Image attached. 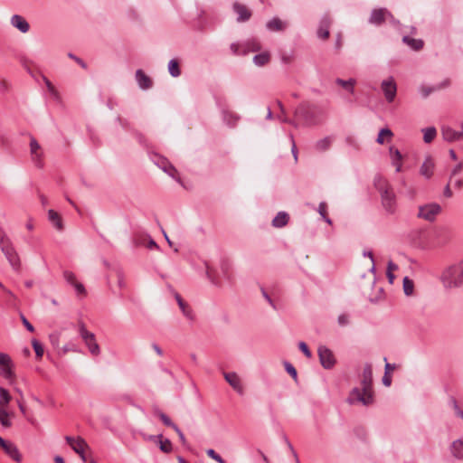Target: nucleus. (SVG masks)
Instances as JSON below:
<instances>
[{
    "instance_id": "nucleus-46",
    "label": "nucleus",
    "mask_w": 463,
    "mask_h": 463,
    "mask_svg": "<svg viewBox=\"0 0 463 463\" xmlns=\"http://www.w3.org/2000/svg\"><path fill=\"white\" fill-rule=\"evenodd\" d=\"M449 404L452 406L455 415L463 420V410H461L455 398H451Z\"/></svg>"
},
{
    "instance_id": "nucleus-42",
    "label": "nucleus",
    "mask_w": 463,
    "mask_h": 463,
    "mask_svg": "<svg viewBox=\"0 0 463 463\" xmlns=\"http://www.w3.org/2000/svg\"><path fill=\"white\" fill-rule=\"evenodd\" d=\"M9 413L5 408H0V423L3 427L8 428L11 426V421L8 419Z\"/></svg>"
},
{
    "instance_id": "nucleus-21",
    "label": "nucleus",
    "mask_w": 463,
    "mask_h": 463,
    "mask_svg": "<svg viewBox=\"0 0 463 463\" xmlns=\"http://www.w3.org/2000/svg\"><path fill=\"white\" fill-rule=\"evenodd\" d=\"M88 448V444L84 439L78 437L76 439V444H73L72 449L77 453L83 462H86L85 449Z\"/></svg>"
},
{
    "instance_id": "nucleus-63",
    "label": "nucleus",
    "mask_w": 463,
    "mask_h": 463,
    "mask_svg": "<svg viewBox=\"0 0 463 463\" xmlns=\"http://www.w3.org/2000/svg\"><path fill=\"white\" fill-rule=\"evenodd\" d=\"M60 335L58 333H53L50 335V341L53 346H58L59 345Z\"/></svg>"
},
{
    "instance_id": "nucleus-35",
    "label": "nucleus",
    "mask_w": 463,
    "mask_h": 463,
    "mask_svg": "<svg viewBox=\"0 0 463 463\" xmlns=\"http://www.w3.org/2000/svg\"><path fill=\"white\" fill-rule=\"evenodd\" d=\"M169 74L174 77H179L181 75V70L179 68L178 61L175 59H172L168 62Z\"/></svg>"
},
{
    "instance_id": "nucleus-22",
    "label": "nucleus",
    "mask_w": 463,
    "mask_h": 463,
    "mask_svg": "<svg viewBox=\"0 0 463 463\" xmlns=\"http://www.w3.org/2000/svg\"><path fill=\"white\" fill-rule=\"evenodd\" d=\"M434 163L432 159L428 156L420 166V173L422 176L430 179L433 175Z\"/></svg>"
},
{
    "instance_id": "nucleus-62",
    "label": "nucleus",
    "mask_w": 463,
    "mask_h": 463,
    "mask_svg": "<svg viewBox=\"0 0 463 463\" xmlns=\"http://www.w3.org/2000/svg\"><path fill=\"white\" fill-rule=\"evenodd\" d=\"M163 171L173 178L175 177V174L176 173L175 167L171 163L169 164V167L165 168Z\"/></svg>"
},
{
    "instance_id": "nucleus-47",
    "label": "nucleus",
    "mask_w": 463,
    "mask_h": 463,
    "mask_svg": "<svg viewBox=\"0 0 463 463\" xmlns=\"http://www.w3.org/2000/svg\"><path fill=\"white\" fill-rule=\"evenodd\" d=\"M206 454L209 458H211L212 459L215 460L218 463H226V461L213 449H207Z\"/></svg>"
},
{
    "instance_id": "nucleus-16",
    "label": "nucleus",
    "mask_w": 463,
    "mask_h": 463,
    "mask_svg": "<svg viewBox=\"0 0 463 463\" xmlns=\"http://www.w3.org/2000/svg\"><path fill=\"white\" fill-rule=\"evenodd\" d=\"M233 11L237 14L238 23L246 22L251 16V12L244 5L237 2L233 4Z\"/></svg>"
},
{
    "instance_id": "nucleus-58",
    "label": "nucleus",
    "mask_w": 463,
    "mask_h": 463,
    "mask_svg": "<svg viewBox=\"0 0 463 463\" xmlns=\"http://www.w3.org/2000/svg\"><path fill=\"white\" fill-rule=\"evenodd\" d=\"M261 293L263 298L268 301V303L272 307L273 309H277V307L274 303V301L271 299L269 295L267 293V291L264 288H261Z\"/></svg>"
},
{
    "instance_id": "nucleus-19",
    "label": "nucleus",
    "mask_w": 463,
    "mask_h": 463,
    "mask_svg": "<svg viewBox=\"0 0 463 463\" xmlns=\"http://www.w3.org/2000/svg\"><path fill=\"white\" fill-rule=\"evenodd\" d=\"M266 27L270 32H281L288 27V23L279 17H273L266 24Z\"/></svg>"
},
{
    "instance_id": "nucleus-29",
    "label": "nucleus",
    "mask_w": 463,
    "mask_h": 463,
    "mask_svg": "<svg viewBox=\"0 0 463 463\" xmlns=\"http://www.w3.org/2000/svg\"><path fill=\"white\" fill-rule=\"evenodd\" d=\"M289 216L286 212H279L272 220V225L276 228H282L288 222Z\"/></svg>"
},
{
    "instance_id": "nucleus-8",
    "label": "nucleus",
    "mask_w": 463,
    "mask_h": 463,
    "mask_svg": "<svg viewBox=\"0 0 463 463\" xmlns=\"http://www.w3.org/2000/svg\"><path fill=\"white\" fill-rule=\"evenodd\" d=\"M389 19L393 25H397L399 21L386 8L373 9L369 17V24L380 26L383 23Z\"/></svg>"
},
{
    "instance_id": "nucleus-26",
    "label": "nucleus",
    "mask_w": 463,
    "mask_h": 463,
    "mask_svg": "<svg viewBox=\"0 0 463 463\" xmlns=\"http://www.w3.org/2000/svg\"><path fill=\"white\" fill-rule=\"evenodd\" d=\"M48 220L52 224V226L58 230L59 232L63 231V222L57 212L51 209L48 211Z\"/></svg>"
},
{
    "instance_id": "nucleus-2",
    "label": "nucleus",
    "mask_w": 463,
    "mask_h": 463,
    "mask_svg": "<svg viewBox=\"0 0 463 463\" xmlns=\"http://www.w3.org/2000/svg\"><path fill=\"white\" fill-rule=\"evenodd\" d=\"M441 282L445 288L452 289L463 286V260L447 267L441 276Z\"/></svg>"
},
{
    "instance_id": "nucleus-51",
    "label": "nucleus",
    "mask_w": 463,
    "mask_h": 463,
    "mask_svg": "<svg viewBox=\"0 0 463 463\" xmlns=\"http://www.w3.org/2000/svg\"><path fill=\"white\" fill-rule=\"evenodd\" d=\"M451 84V81L449 79H444L442 81L439 82L435 85L436 90H441L449 88Z\"/></svg>"
},
{
    "instance_id": "nucleus-9",
    "label": "nucleus",
    "mask_w": 463,
    "mask_h": 463,
    "mask_svg": "<svg viewBox=\"0 0 463 463\" xmlns=\"http://www.w3.org/2000/svg\"><path fill=\"white\" fill-rule=\"evenodd\" d=\"M317 354L323 368L329 370L335 366L336 360L333 352L327 346L319 345L317 348Z\"/></svg>"
},
{
    "instance_id": "nucleus-48",
    "label": "nucleus",
    "mask_w": 463,
    "mask_h": 463,
    "mask_svg": "<svg viewBox=\"0 0 463 463\" xmlns=\"http://www.w3.org/2000/svg\"><path fill=\"white\" fill-rule=\"evenodd\" d=\"M286 372L294 379H298V373L296 368L288 362L284 363Z\"/></svg>"
},
{
    "instance_id": "nucleus-5",
    "label": "nucleus",
    "mask_w": 463,
    "mask_h": 463,
    "mask_svg": "<svg viewBox=\"0 0 463 463\" xmlns=\"http://www.w3.org/2000/svg\"><path fill=\"white\" fill-rule=\"evenodd\" d=\"M349 404L361 403L364 406H368L373 402V390L365 389L364 387L354 388L347 399Z\"/></svg>"
},
{
    "instance_id": "nucleus-34",
    "label": "nucleus",
    "mask_w": 463,
    "mask_h": 463,
    "mask_svg": "<svg viewBox=\"0 0 463 463\" xmlns=\"http://www.w3.org/2000/svg\"><path fill=\"white\" fill-rule=\"evenodd\" d=\"M151 159L155 165H156L160 169L164 170L166 167H169L170 162L164 156H161L157 154L151 155Z\"/></svg>"
},
{
    "instance_id": "nucleus-39",
    "label": "nucleus",
    "mask_w": 463,
    "mask_h": 463,
    "mask_svg": "<svg viewBox=\"0 0 463 463\" xmlns=\"http://www.w3.org/2000/svg\"><path fill=\"white\" fill-rule=\"evenodd\" d=\"M156 415H157L159 417V419L163 421V423L167 426V427H171L172 429H175L177 425L175 424L171 419L165 414L164 413L163 411H159V410H156Z\"/></svg>"
},
{
    "instance_id": "nucleus-13",
    "label": "nucleus",
    "mask_w": 463,
    "mask_h": 463,
    "mask_svg": "<svg viewBox=\"0 0 463 463\" xmlns=\"http://www.w3.org/2000/svg\"><path fill=\"white\" fill-rule=\"evenodd\" d=\"M441 135L443 139L447 142L463 139V131H456L449 126L441 127Z\"/></svg>"
},
{
    "instance_id": "nucleus-45",
    "label": "nucleus",
    "mask_w": 463,
    "mask_h": 463,
    "mask_svg": "<svg viewBox=\"0 0 463 463\" xmlns=\"http://www.w3.org/2000/svg\"><path fill=\"white\" fill-rule=\"evenodd\" d=\"M392 136V132L391 131V129L385 128H382L378 134V137H377V139H376V142L378 144H383L384 143V139L383 137H391Z\"/></svg>"
},
{
    "instance_id": "nucleus-56",
    "label": "nucleus",
    "mask_w": 463,
    "mask_h": 463,
    "mask_svg": "<svg viewBox=\"0 0 463 463\" xmlns=\"http://www.w3.org/2000/svg\"><path fill=\"white\" fill-rule=\"evenodd\" d=\"M289 138H290V141H291V144H292L291 153H292V155L294 156L295 161H297L298 160V150H297V146H296V143H295V140H294V137H293L292 134H289Z\"/></svg>"
},
{
    "instance_id": "nucleus-30",
    "label": "nucleus",
    "mask_w": 463,
    "mask_h": 463,
    "mask_svg": "<svg viewBox=\"0 0 463 463\" xmlns=\"http://www.w3.org/2000/svg\"><path fill=\"white\" fill-rule=\"evenodd\" d=\"M402 42L414 51H420L424 44L421 39H414L407 35L402 37Z\"/></svg>"
},
{
    "instance_id": "nucleus-50",
    "label": "nucleus",
    "mask_w": 463,
    "mask_h": 463,
    "mask_svg": "<svg viewBox=\"0 0 463 463\" xmlns=\"http://www.w3.org/2000/svg\"><path fill=\"white\" fill-rule=\"evenodd\" d=\"M298 348L307 358L312 356V354L305 342H299Z\"/></svg>"
},
{
    "instance_id": "nucleus-57",
    "label": "nucleus",
    "mask_w": 463,
    "mask_h": 463,
    "mask_svg": "<svg viewBox=\"0 0 463 463\" xmlns=\"http://www.w3.org/2000/svg\"><path fill=\"white\" fill-rule=\"evenodd\" d=\"M222 271L223 273V276L226 279H230L231 276L229 275V263L226 261H222L221 265Z\"/></svg>"
},
{
    "instance_id": "nucleus-40",
    "label": "nucleus",
    "mask_w": 463,
    "mask_h": 463,
    "mask_svg": "<svg viewBox=\"0 0 463 463\" xmlns=\"http://www.w3.org/2000/svg\"><path fill=\"white\" fill-rule=\"evenodd\" d=\"M11 401V395L4 387H0V405L2 408L6 406Z\"/></svg>"
},
{
    "instance_id": "nucleus-31",
    "label": "nucleus",
    "mask_w": 463,
    "mask_h": 463,
    "mask_svg": "<svg viewBox=\"0 0 463 463\" xmlns=\"http://www.w3.org/2000/svg\"><path fill=\"white\" fill-rule=\"evenodd\" d=\"M392 154V165L395 166V171L398 173L402 170V154L398 149L390 148Z\"/></svg>"
},
{
    "instance_id": "nucleus-7",
    "label": "nucleus",
    "mask_w": 463,
    "mask_h": 463,
    "mask_svg": "<svg viewBox=\"0 0 463 463\" xmlns=\"http://www.w3.org/2000/svg\"><path fill=\"white\" fill-rule=\"evenodd\" d=\"M79 334L89 348L90 353L93 355H99L100 354V348L96 341L95 335L88 331L82 322L79 325Z\"/></svg>"
},
{
    "instance_id": "nucleus-32",
    "label": "nucleus",
    "mask_w": 463,
    "mask_h": 463,
    "mask_svg": "<svg viewBox=\"0 0 463 463\" xmlns=\"http://www.w3.org/2000/svg\"><path fill=\"white\" fill-rule=\"evenodd\" d=\"M269 59H270L269 53L268 52H264L256 54L253 57V63L256 66L261 67V66L266 65L269 61Z\"/></svg>"
},
{
    "instance_id": "nucleus-15",
    "label": "nucleus",
    "mask_w": 463,
    "mask_h": 463,
    "mask_svg": "<svg viewBox=\"0 0 463 463\" xmlns=\"http://www.w3.org/2000/svg\"><path fill=\"white\" fill-rule=\"evenodd\" d=\"M135 78L139 89L146 90L152 88L153 81L141 69L136 71Z\"/></svg>"
},
{
    "instance_id": "nucleus-54",
    "label": "nucleus",
    "mask_w": 463,
    "mask_h": 463,
    "mask_svg": "<svg viewBox=\"0 0 463 463\" xmlns=\"http://www.w3.org/2000/svg\"><path fill=\"white\" fill-rule=\"evenodd\" d=\"M117 122L121 126V128L125 130H130V124L127 119H123L120 117L116 118Z\"/></svg>"
},
{
    "instance_id": "nucleus-38",
    "label": "nucleus",
    "mask_w": 463,
    "mask_h": 463,
    "mask_svg": "<svg viewBox=\"0 0 463 463\" xmlns=\"http://www.w3.org/2000/svg\"><path fill=\"white\" fill-rule=\"evenodd\" d=\"M403 291L406 296H411L413 294L414 283L408 277H405L402 281Z\"/></svg>"
},
{
    "instance_id": "nucleus-23",
    "label": "nucleus",
    "mask_w": 463,
    "mask_h": 463,
    "mask_svg": "<svg viewBox=\"0 0 463 463\" xmlns=\"http://www.w3.org/2000/svg\"><path fill=\"white\" fill-rule=\"evenodd\" d=\"M175 298L176 299V302L183 313V315L189 320H193L194 319V315H193V311L192 309L189 307V306L183 300V298H181V296L177 293V292H175Z\"/></svg>"
},
{
    "instance_id": "nucleus-33",
    "label": "nucleus",
    "mask_w": 463,
    "mask_h": 463,
    "mask_svg": "<svg viewBox=\"0 0 463 463\" xmlns=\"http://www.w3.org/2000/svg\"><path fill=\"white\" fill-rule=\"evenodd\" d=\"M331 144L332 138L330 137H326L316 142L315 148L319 152H324L329 149Z\"/></svg>"
},
{
    "instance_id": "nucleus-49",
    "label": "nucleus",
    "mask_w": 463,
    "mask_h": 463,
    "mask_svg": "<svg viewBox=\"0 0 463 463\" xmlns=\"http://www.w3.org/2000/svg\"><path fill=\"white\" fill-rule=\"evenodd\" d=\"M63 278L71 285L76 282L75 274L70 270H65L63 272Z\"/></svg>"
},
{
    "instance_id": "nucleus-43",
    "label": "nucleus",
    "mask_w": 463,
    "mask_h": 463,
    "mask_svg": "<svg viewBox=\"0 0 463 463\" xmlns=\"http://www.w3.org/2000/svg\"><path fill=\"white\" fill-rule=\"evenodd\" d=\"M419 91L421 95L422 98L426 99L428 98L432 92H435L437 91L436 90V88H435V85L433 86H426V85H421L420 88H419Z\"/></svg>"
},
{
    "instance_id": "nucleus-44",
    "label": "nucleus",
    "mask_w": 463,
    "mask_h": 463,
    "mask_svg": "<svg viewBox=\"0 0 463 463\" xmlns=\"http://www.w3.org/2000/svg\"><path fill=\"white\" fill-rule=\"evenodd\" d=\"M32 345L38 358L43 355L44 350L43 345L36 339L32 340Z\"/></svg>"
},
{
    "instance_id": "nucleus-3",
    "label": "nucleus",
    "mask_w": 463,
    "mask_h": 463,
    "mask_svg": "<svg viewBox=\"0 0 463 463\" xmlns=\"http://www.w3.org/2000/svg\"><path fill=\"white\" fill-rule=\"evenodd\" d=\"M0 250L6 258L14 270L18 271L21 268L20 257L14 246L11 238L5 231L0 227Z\"/></svg>"
},
{
    "instance_id": "nucleus-55",
    "label": "nucleus",
    "mask_w": 463,
    "mask_h": 463,
    "mask_svg": "<svg viewBox=\"0 0 463 463\" xmlns=\"http://www.w3.org/2000/svg\"><path fill=\"white\" fill-rule=\"evenodd\" d=\"M68 56L71 59L74 60L81 68H83V69L87 68L86 62L83 60H81L80 58L75 56L73 53L70 52V53H68Z\"/></svg>"
},
{
    "instance_id": "nucleus-4",
    "label": "nucleus",
    "mask_w": 463,
    "mask_h": 463,
    "mask_svg": "<svg viewBox=\"0 0 463 463\" xmlns=\"http://www.w3.org/2000/svg\"><path fill=\"white\" fill-rule=\"evenodd\" d=\"M295 116L300 118L305 126H314L318 123L315 107L308 102L300 103L295 109Z\"/></svg>"
},
{
    "instance_id": "nucleus-18",
    "label": "nucleus",
    "mask_w": 463,
    "mask_h": 463,
    "mask_svg": "<svg viewBox=\"0 0 463 463\" xmlns=\"http://www.w3.org/2000/svg\"><path fill=\"white\" fill-rule=\"evenodd\" d=\"M372 384H373V369L371 364H365L364 370H363V375H362V381L361 385L364 387L365 389L372 390Z\"/></svg>"
},
{
    "instance_id": "nucleus-41",
    "label": "nucleus",
    "mask_w": 463,
    "mask_h": 463,
    "mask_svg": "<svg viewBox=\"0 0 463 463\" xmlns=\"http://www.w3.org/2000/svg\"><path fill=\"white\" fill-rule=\"evenodd\" d=\"M206 278L209 279V281L215 287H221V282L218 279V278L213 274V269L206 265V272H205Z\"/></svg>"
},
{
    "instance_id": "nucleus-28",
    "label": "nucleus",
    "mask_w": 463,
    "mask_h": 463,
    "mask_svg": "<svg viewBox=\"0 0 463 463\" xmlns=\"http://www.w3.org/2000/svg\"><path fill=\"white\" fill-rule=\"evenodd\" d=\"M335 83L339 86H341L344 90H345L350 94L354 93V85L356 84V80L353 78L349 80H343L340 78H337L335 80Z\"/></svg>"
},
{
    "instance_id": "nucleus-37",
    "label": "nucleus",
    "mask_w": 463,
    "mask_h": 463,
    "mask_svg": "<svg viewBox=\"0 0 463 463\" xmlns=\"http://www.w3.org/2000/svg\"><path fill=\"white\" fill-rule=\"evenodd\" d=\"M157 444L159 449L164 453H170L173 449L172 443L168 439H158Z\"/></svg>"
},
{
    "instance_id": "nucleus-53",
    "label": "nucleus",
    "mask_w": 463,
    "mask_h": 463,
    "mask_svg": "<svg viewBox=\"0 0 463 463\" xmlns=\"http://www.w3.org/2000/svg\"><path fill=\"white\" fill-rule=\"evenodd\" d=\"M292 60H293L292 53L283 52L280 55V61L283 64H289L292 61Z\"/></svg>"
},
{
    "instance_id": "nucleus-36",
    "label": "nucleus",
    "mask_w": 463,
    "mask_h": 463,
    "mask_svg": "<svg viewBox=\"0 0 463 463\" xmlns=\"http://www.w3.org/2000/svg\"><path fill=\"white\" fill-rule=\"evenodd\" d=\"M423 140L425 143H430L437 135V130L434 127H429L422 129Z\"/></svg>"
},
{
    "instance_id": "nucleus-60",
    "label": "nucleus",
    "mask_w": 463,
    "mask_h": 463,
    "mask_svg": "<svg viewBox=\"0 0 463 463\" xmlns=\"http://www.w3.org/2000/svg\"><path fill=\"white\" fill-rule=\"evenodd\" d=\"M462 169H463V163L462 162L458 163L451 170L450 179L452 178V176L460 173L462 171Z\"/></svg>"
},
{
    "instance_id": "nucleus-27",
    "label": "nucleus",
    "mask_w": 463,
    "mask_h": 463,
    "mask_svg": "<svg viewBox=\"0 0 463 463\" xmlns=\"http://www.w3.org/2000/svg\"><path fill=\"white\" fill-rule=\"evenodd\" d=\"M450 451L457 459H463V440L456 439L450 446Z\"/></svg>"
},
{
    "instance_id": "nucleus-6",
    "label": "nucleus",
    "mask_w": 463,
    "mask_h": 463,
    "mask_svg": "<svg viewBox=\"0 0 463 463\" xmlns=\"http://www.w3.org/2000/svg\"><path fill=\"white\" fill-rule=\"evenodd\" d=\"M441 213V206L437 203H425L419 206L417 217L424 221L432 222Z\"/></svg>"
},
{
    "instance_id": "nucleus-10",
    "label": "nucleus",
    "mask_w": 463,
    "mask_h": 463,
    "mask_svg": "<svg viewBox=\"0 0 463 463\" xmlns=\"http://www.w3.org/2000/svg\"><path fill=\"white\" fill-rule=\"evenodd\" d=\"M381 89L383 92L385 99L389 103H392L394 100L397 93V85L393 78L390 77L386 80H383L381 83Z\"/></svg>"
},
{
    "instance_id": "nucleus-61",
    "label": "nucleus",
    "mask_w": 463,
    "mask_h": 463,
    "mask_svg": "<svg viewBox=\"0 0 463 463\" xmlns=\"http://www.w3.org/2000/svg\"><path fill=\"white\" fill-rule=\"evenodd\" d=\"M383 360L385 362L384 373H386V374H390V372L393 371L396 368V364L388 363L386 357H384Z\"/></svg>"
},
{
    "instance_id": "nucleus-52",
    "label": "nucleus",
    "mask_w": 463,
    "mask_h": 463,
    "mask_svg": "<svg viewBox=\"0 0 463 463\" xmlns=\"http://www.w3.org/2000/svg\"><path fill=\"white\" fill-rule=\"evenodd\" d=\"M338 325L341 326H345L349 324V317L346 314H341L337 317Z\"/></svg>"
},
{
    "instance_id": "nucleus-20",
    "label": "nucleus",
    "mask_w": 463,
    "mask_h": 463,
    "mask_svg": "<svg viewBox=\"0 0 463 463\" xmlns=\"http://www.w3.org/2000/svg\"><path fill=\"white\" fill-rule=\"evenodd\" d=\"M222 121L230 128H234L239 119L240 116L225 109H222Z\"/></svg>"
},
{
    "instance_id": "nucleus-24",
    "label": "nucleus",
    "mask_w": 463,
    "mask_h": 463,
    "mask_svg": "<svg viewBox=\"0 0 463 463\" xmlns=\"http://www.w3.org/2000/svg\"><path fill=\"white\" fill-rule=\"evenodd\" d=\"M40 145L34 137L31 138L30 141V151L32 158L37 166H41V154L39 153Z\"/></svg>"
},
{
    "instance_id": "nucleus-17",
    "label": "nucleus",
    "mask_w": 463,
    "mask_h": 463,
    "mask_svg": "<svg viewBox=\"0 0 463 463\" xmlns=\"http://www.w3.org/2000/svg\"><path fill=\"white\" fill-rule=\"evenodd\" d=\"M10 23L14 28L18 29L23 33H25L30 30L28 22L19 14H14L11 17Z\"/></svg>"
},
{
    "instance_id": "nucleus-12",
    "label": "nucleus",
    "mask_w": 463,
    "mask_h": 463,
    "mask_svg": "<svg viewBox=\"0 0 463 463\" xmlns=\"http://www.w3.org/2000/svg\"><path fill=\"white\" fill-rule=\"evenodd\" d=\"M12 361L8 354L0 353V374L5 379L13 377Z\"/></svg>"
},
{
    "instance_id": "nucleus-59",
    "label": "nucleus",
    "mask_w": 463,
    "mask_h": 463,
    "mask_svg": "<svg viewBox=\"0 0 463 463\" xmlns=\"http://www.w3.org/2000/svg\"><path fill=\"white\" fill-rule=\"evenodd\" d=\"M21 319H22L23 325L26 327V329L30 332H33V330H34L33 326L27 320V318L23 314H21Z\"/></svg>"
},
{
    "instance_id": "nucleus-64",
    "label": "nucleus",
    "mask_w": 463,
    "mask_h": 463,
    "mask_svg": "<svg viewBox=\"0 0 463 463\" xmlns=\"http://www.w3.org/2000/svg\"><path fill=\"white\" fill-rule=\"evenodd\" d=\"M174 430H175V431L176 432V434L178 435V437H179V439H180L181 443H182L183 445H184V444L186 443V439H185V437H184V435L183 431L180 430V428H179L178 426H176V427L174 429Z\"/></svg>"
},
{
    "instance_id": "nucleus-11",
    "label": "nucleus",
    "mask_w": 463,
    "mask_h": 463,
    "mask_svg": "<svg viewBox=\"0 0 463 463\" xmlns=\"http://www.w3.org/2000/svg\"><path fill=\"white\" fill-rule=\"evenodd\" d=\"M223 377L225 381L230 384V386L239 394H244V388L242 382L235 372L223 373Z\"/></svg>"
},
{
    "instance_id": "nucleus-1",
    "label": "nucleus",
    "mask_w": 463,
    "mask_h": 463,
    "mask_svg": "<svg viewBox=\"0 0 463 463\" xmlns=\"http://www.w3.org/2000/svg\"><path fill=\"white\" fill-rule=\"evenodd\" d=\"M373 185L380 194L381 203L384 211L388 214H394L397 212V197L392 189V186L381 175H376L373 178Z\"/></svg>"
},
{
    "instance_id": "nucleus-25",
    "label": "nucleus",
    "mask_w": 463,
    "mask_h": 463,
    "mask_svg": "<svg viewBox=\"0 0 463 463\" xmlns=\"http://www.w3.org/2000/svg\"><path fill=\"white\" fill-rule=\"evenodd\" d=\"M3 449L14 461L20 462L22 460V456L14 443L9 441Z\"/></svg>"
},
{
    "instance_id": "nucleus-14",
    "label": "nucleus",
    "mask_w": 463,
    "mask_h": 463,
    "mask_svg": "<svg viewBox=\"0 0 463 463\" xmlns=\"http://www.w3.org/2000/svg\"><path fill=\"white\" fill-rule=\"evenodd\" d=\"M331 25V19L328 14H324L319 22L317 28V37L326 40L329 37V27Z\"/></svg>"
}]
</instances>
